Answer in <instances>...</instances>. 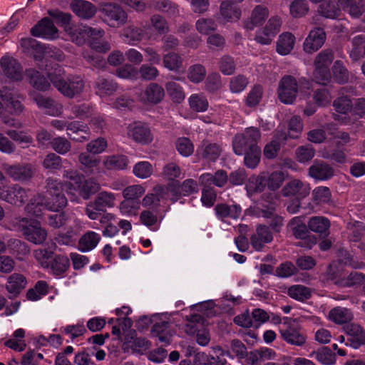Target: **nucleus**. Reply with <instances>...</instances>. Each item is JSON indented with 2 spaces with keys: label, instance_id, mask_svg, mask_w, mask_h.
I'll return each instance as SVG.
<instances>
[{
  "label": "nucleus",
  "instance_id": "f03ea898",
  "mask_svg": "<svg viewBox=\"0 0 365 365\" xmlns=\"http://www.w3.org/2000/svg\"><path fill=\"white\" fill-rule=\"evenodd\" d=\"M312 91V83L301 79L299 83L291 76H284L279 83L278 96L280 101L285 104H292L299 96L306 98Z\"/></svg>",
  "mask_w": 365,
  "mask_h": 365
},
{
  "label": "nucleus",
  "instance_id": "052dcab7",
  "mask_svg": "<svg viewBox=\"0 0 365 365\" xmlns=\"http://www.w3.org/2000/svg\"><path fill=\"white\" fill-rule=\"evenodd\" d=\"M145 190L143 184L130 185L123 190V196L131 200H139L145 194Z\"/></svg>",
  "mask_w": 365,
  "mask_h": 365
},
{
  "label": "nucleus",
  "instance_id": "13d9d810",
  "mask_svg": "<svg viewBox=\"0 0 365 365\" xmlns=\"http://www.w3.org/2000/svg\"><path fill=\"white\" fill-rule=\"evenodd\" d=\"M11 252L19 260H23L30 252L29 246L19 240H12L9 244Z\"/></svg>",
  "mask_w": 365,
  "mask_h": 365
},
{
  "label": "nucleus",
  "instance_id": "6e6d98bb",
  "mask_svg": "<svg viewBox=\"0 0 365 365\" xmlns=\"http://www.w3.org/2000/svg\"><path fill=\"white\" fill-rule=\"evenodd\" d=\"M154 172L153 165L148 161H140L135 163L133 168V173L140 179L150 178Z\"/></svg>",
  "mask_w": 365,
  "mask_h": 365
},
{
  "label": "nucleus",
  "instance_id": "20e7f679",
  "mask_svg": "<svg viewBox=\"0 0 365 365\" xmlns=\"http://www.w3.org/2000/svg\"><path fill=\"white\" fill-rule=\"evenodd\" d=\"M48 75L53 86L65 96L72 98L79 94L84 88V82L80 76H70L66 80L64 71L59 66Z\"/></svg>",
  "mask_w": 365,
  "mask_h": 365
},
{
  "label": "nucleus",
  "instance_id": "473e14b6",
  "mask_svg": "<svg viewBox=\"0 0 365 365\" xmlns=\"http://www.w3.org/2000/svg\"><path fill=\"white\" fill-rule=\"evenodd\" d=\"M32 98L41 108H43L46 110V113L53 116H58L62 113L63 107L58 103L54 102L49 98H45L41 95L31 94Z\"/></svg>",
  "mask_w": 365,
  "mask_h": 365
},
{
  "label": "nucleus",
  "instance_id": "6ab92c4d",
  "mask_svg": "<svg viewBox=\"0 0 365 365\" xmlns=\"http://www.w3.org/2000/svg\"><path fill=\"white\" fill-rule=\"evenodd\" d=\"M168 186L171 195L170 200L173 202L181 196H187L198 192L197 183L192 179H187L182 184L177 181H173Z\"/></svg>",
  "mask_w": 365,
  "mask_h": 365
},
{
  "label": "nucleus",
  "instance_id": "393cba45",
  "mask_svg": "<svg viewBox=\"0 0 365 365\" xmlns=\"http://www.w3.org/2000/svg\"><path fill=\"white\" fill-rule=\"evenodd\" d=\"M71 11L79 18L88 19L96 13V6L86 0H73L70 4Z\"/></svg>",
  "mask_w": 365,
  "mask_h": 365
},
{
  "label": "nucleus",
  "instance_id": "2eb2a0df",
  "mask_svg": "<svg viewBox=\"0 0 365 365\" xmlns=\"http://www.w3.org/2000/svg\"><path fill=\"white\" fill-rule=\"evenodd\" d=\"M28 197L25 189L18 185L12 186L2 185L0 187V200L11 205L21 206Z\"/></svg>",
  "mask_w": 365,
  "mask_h": 365
},
{
  "label": "nucleus",
  "instance_id": "69168bd1",
  "mask_svg": "<svg viewBox=\"0 0 365 365\" xmlns=\"http://www.w3.org/2000/svg\"><path fill=\"white\" fill-rule=\"evenodd\" d=\"M309 11L306 0H294L289 6V12L294 18H301Z\"/></svg>",
  "mask_w": 365,
  "mask_h": 365
},
{
  "label": "nucleus",
  "instance_id": "680f3d73",
  "mask_svg": "<svg viewBox=\"0 0 365 365\" xmlns=\"http://www.w3.org/2000/svg\"><path fill=\"white\" fill-rule=\"evenodd\" d=\"M140 220L142 224L153 231L157 230L160 225L156 214L148 210H144L140 213Z\"/></svg>",
  "mask_w": 365,
  "mask_h": 365
},
{
  "label": "nucleus",
  "instance_id": "774afa93",
  "mask_svg": "<svg viewBox=\"0 0 365 365\" xmlns=\"http://www.w3.org/2000/svg\"><path fill=\"white\" fill-rule=\"evenodd\" d=\"M264 174L267 175L265 183L272 190H277L284 180V173L282 171H274L270 174L264 173Z\"/></svg>",
  "mask_w": 365,
  "mask_h": 365
},
{
  "label": "nucleus",
  "instance_id": "f704fd0d",
  "mask_svg": "<svg viewBox=\"0 0 365 365\" xmlns=\"http://www.w3.org/2000/svg\"><path fill=\"white\" fill-rule=\"evenodd\" d=\"M310 187L299 180H293L284 188V195H296L297 198H304L309 194Z\"/></svg>",
  "mask_w": 365,
  "mask_h": 365
},
{
  "label": "nucleus",
  "instance_id": "aec40b11",
  "mask_svg": "<svg viewBox=\"0 0 365 365\" xmlns=\"http://www.w3.org/2000/svg\"><path fill=\"white\" fill-rule=\"evenodd\" d=\"M127 135L134 141L143 145L150 143L153 139L149 127L140 122L130 124L127 128Z\"/></svg>",
  "mask_w": 365,
  "mask_h": 365
},
{
  "label": "nucleus",
  "instance_id": "412c9836",
  "mask_svg": "<svg viewBox=\"0 0 365 365\" xmlns=\"http://www.w3.org/2000/svg\"><path fill=\"white\" fill-rule=\"evenodd\" d=\"M325 32L322 29L314 28L311 30L303 43V50L307 53H313L324 43Z\"/></svg>",
  "mask_w": 365,
  "mask_h": 365
},
{
  "label": "nucleus",
  "instance_id": "37998d69",
  "mask_svg": "<svg viewBox=\"0 0 365 365\" xmlns=\"http://www.w3.org/2000/svg\"><path fill=\"white\" fill-rule=\"evenodd\" d=\"M0 97L3 101L7 103V107L14 114H19L23 110L21 101L16 99V95L9 88H4L0 90Z\"/></svg>",
  "mask_w": 365,
  "mask_h": 365
},
{
  "label": "nucleus",
  "instance_id": "a19ab883",
  "mask_svg": "<svg viewBox=\"0 0 365 365\" xmlns=\"http://www.w3.org/2000/svg\"><path fill=\"white\" fill-rule=\"evenodd\" d=\"M200 324L193 321L187 322L185 327V331L189 335L197 334V341L201 346H206L210 340V333L207 330L199 329Z\"/></svg>",
  "mask_w": 365,
  "mask_h": 365
},
{
  "label": "nucleus",
  "instance_id": "a18cd8bd",
  "mask_svg": "<svg viewBox=\"0 0 365 365\" xmlns=\"http://www.w3.org/2000/svg\"><path fill=\"white\" fill-rule=\"evenodd\" d=\"M24 336L25 330L21 328L17 329L13 333L11 337L4 342V345L15 351H23L26 346Z\"/></svg>",
  "mask_w": 365,
  "mask_h": 365
},
{
  "label": "nucleus",
  "instance_id": "4468645a",
  "mask_svg": "<svg viewBox=\"0 0 365 365\" xmlns=\"http://www.w3.org/2000/svg\"><path fill=\"white\" fill-rule=\"evenodd\" d=\"M86 31L81 36L83 37L82 44L86 42L87 38H89L90 47L98 53H105L110 50V46L108 41L102 38L104 35V31L98 28H90L85 26ZM81 36V34L78 36Z\"/></svg>",
  "mask_w": 365,
  "mask_h": 365
},
{
  "label": "nucleus",
  "instance_id": "bb28decb",
  "mask_svg": "<svg viewBox=\"0 0 365 365\" xmlns=\"http://www.w3.org/2000/svg\"><path fill=\"white\" fill-rule=\"evenodd\" d=\"M269 16V10L264 5H257L252 11L250 16L245 22V28L252 31L256 26L262 25Z\"/></svg>",
  "mask_w": 365,
  "mask_h": 365
},
{
  "label": "nucleus",
  "instance_id": "9d476101",
  "mask_svg": "<svg viewBox=\"0 0 365 365\" xmlns=\"http://www.w3.org/2000/svg\"><path fill=\"white\" fill-rule=\"evenodd\" d=\"M333 59V53L329 50H323L316 56L313 78L317 83L326 84L329 82L331 78L329 66Z\"/></svg>",
  "mask_w": 365,
  "mask_h": 365
},
{
  "label": "nucleus",
  "instance_id": "6e6552de",
  "mask_svg": "<svg viewBox=\"0 0 365 365\" xmlns=\"http://www.w3.org/2000/svg\"><path fill=\"white\" fill-rule=\"evenodd\" d=\"M47 13L63 28L65 34L68 36L72 42L77 45L82 43L83 37L78 36L86 31L85 29L86 25L71 24V15L68 13L61 11L58 9H50Z\"/></svg>",
  "mask_w": 365,
  "mask_h": 365
},
{
  "label": "nucleus",
  "instance_id": "7ed1b4c3",
  "mask_svg": "<svg viewBox=\"0 0 365 365\" xmlns=\"http://www.w3.org/2000/svg\"><path fill=\"white\" fill-rule=\"evenodd\" d=\"M48 225L53 228H58L63 225L68 227L66 234L58 235L56 238L59 244L65 245H71L83 227V222L76 218L73 214L66 215L65 213H60L51 215L48 218Z\"/></svg>",
  "mask_w": 365,
  "mask_h": 365
},
{
  "label": "nucleus",
  "instance_id": "cd10ccee",
  "mask_svg": "<svg viewBox=\"0 0 365 365\" xmlns=\"http://www.w3.org/2000/svg\"><path fill=\"white\" fill-rule=\"evenodd\" d=\"M296 43L295 36L289 31L282 33L276 42V51L281 56L289 55Z\"/></svg>",
  "mask_w": 365,
  "mask_h": 365
},
{
  "label": "nucleus",
  "instance_id": "f3484780",
  "mask_svg": "<svg viewBox=\"0 0 365 365\" xmlns=\"http://www.w3.org/2000/svg\"><path fill=\"white\" fill-rule=\"evenodd\" d=\"M169 197L170 191L168 186L164 187L157 185L153 188L151 192H148L144 196L140 202V205L145 207L157 208L161 204L165 203Z\"/></svg>",
  "mask_w": 365,
  "mask_h": 365
},
{
  "label": "nucleus",
  "instance_id": "5701e85b",
  "mask_svg": "<svg viewBox=\"0 0 365 365\" xmlns=\"http://www.w3.org/2000/svg\"><path fill=\"white\" fill-rule=\"evenodd\" d=\"M2 72L9 78L19 81L22 78V70L19 62L11 56L6 54L1 59Z\"/></svg>",
  "mask_w": 365,
  "mask_h": 365
},
{
  "label": "nucleus",
  "instance_id": "338daca9",
  "mask_svg": "<svg viewBox=\"0 0 365 365\" xmlns=\"http://www.w3.org/2000/svg\"><path fill=\"white\" fill-rule=\"evenodd\" d=\"M166 89L171 99L175 103H180L185 99V95L182 88L175 82H169Z\"/></svg>",
  "mask_w": 365,
  "mask_h": 365
},
{
  "label": "nucleus",
  "instance_id": "4be33fe9",
  "mask_svg": "<svg viewBox=\"0 0 365 365\" xmlns=\"http://www.w3.org/2000/svg\"><path fill=\"white\" fill-rule=\"evenodd\" d=\"M289 226L296 237L302 239V240L298 243L299 246L310 249L317 243V239L313 235L308 236L304 239L307 233V227L302 222L299 217L293 218L290 221Z\"/></svg>",
  "mask_w": 365,
  "mask_h": 365
},
{
  "label": "nucleus",
  "instance_id": "72a5a7b5",
  "mask_svg": "<svg viewBox=\"0 0 365 365\" xmlns=\"http://www.w3.org/2000/svg\"><path fill=\"white\" fill-rule=\"evenodd\" d=\"M56 245L52 247H39L33 251V257L38 265L43 269H48L50 262L53 256Z\"/></svg>",
  "mask_w": 365,
  "mask_h": 365
},
{
  "label": "nucleus",
  "instance_id": "9b49d317",
  "mask_svg": "<svg viewBox=\"0 0 365 365\" xmlns=\"http://www.w3.org/2000/svg\"><path fill=\"white\" fill-rule=\"evenodd\" d=\"M329 274L334 282L341 287H350L360 285L365 280V275L362 273L354 272L346 274L337 268L334 264L330 265Z\"/></svg>",
  "mask_w": 365,
  "mask_h": 365
},
{
  "label": "nucleus",
  "instance_id": "0e129e2a",
  "mask_svg": "<svg viewBox=\"0 0 365 365\" xmlns=\"http://www.w3.org/2000/svg\"><path fill=\"white\" fill-rule=\"evenodd\" d=\"M149 29H150L148 28L143 31L138 28L128 26L123 31V35L128 41L133 43L135 41L141 40L144 35H148L150 33Z\"/></svg>",
  "mask_w": 365,
  "mask_h": 365
},
{
  "label": "nucleus",
  "instance_id": "ddd939ff",
  "mask_svg": "<svg viewBox=\"0 0 365 365\" xmlns=\"http://www.w3.org/2000/svg\"><path fill=\"white\" fill-rule=\"evenodd\" d=\"M105 22L110 27L118 28L124 25L128 20V14L119 5L113 3L106 4L102 9Z\"/></svg>",
  "mask_w": 365,
  "mask_h": 365
},
{
  "label": "nucleus",
  "instance_id": "864d4df0",
  "mask_svg": "<svg viewBox=\"0 0 365 365\" xmlns=\"http://www.w3.org/2000/svg\"><path fill=\"white\" fill-rule=\"evenodd\" d=\"M346 332L354 337V348H358L361 344H365V331L359 324H349L346 328Z\"/></svg>",
  "mask_w": 365,
  "mask_h": 365
},
{
  "label": "nucleus",
  "instance_id": "3c124183",
  "mask_svg": "<svg viewBox=\"0 0 365 365\" xmlns=\"http://www.w3.org/2000/svg\"><path fill=\"white\" fill-rule=\"evenodd\" d=\"M267 175L264 173H261L259 176H252L249 178L246 185V189L249 195L261 192L266 186Z\"/></svg>",
  "mask_w": 365,
  "mask_h": 365
},
{
  "label": "nucleus",
  "instance_id": "b1692460",
  "mask_svg": "<svg viewBox=\"0 0 365 365\" xmlns=\"http://www.w3.org/2000/svg\"><path fill=\"white\" fill-rule=\"evenodd\" d=\"M165 95L163 88L156 83H150L139 96V100L146 104H156Z\"/></svg>",
  "mask_w": 365,
  "mask_h": 365
},
{
  "label": "nucleus",
  "instance_id": "2f4dec72",
  "mask_svg": "<svg viewBox=\"0 0 365 365\" xmlns=\"http://www.w3.org/2000/svg\"><path fill=\"white\" fill-rule=\"evenodd\" d=\"M199 180L205 187H210L212 185L217 187H222L227 182V175L224 170H220L215 173H205L202 174L200 176Z\"/></svg>",
  "mask_w": 365,
  "mask_h": 365
},
{
  "label": "nucleus",
  "instance_id": "f8f14e48",
  "mask_svg": "<svg viewBox=\"0 0 365 365\" xmlns=\"http://www.w3.org/2000/svg\"><path fill=\"white\" fill-rule=\"evenodd\" d=\"M260 138L259 130L255 128H247L244 133L236 135L233 140V150L238 155H242L251 150L252 145H257Z\"/></svg>",
  "mask_w": 365,
  "mask_h": 365
},
{
  "label": "nucleus",
  "instance_id": "a878e982",
  "mask_svg": "<svg viewBox=\"0 0 365 365\" xmlns=\"http://www.w3.org/2000/svg\"><path fill=\"white\" fill-rule=\"evenodd\" d=\"M215 212L217 217L223 221L227 222L228 220H237L242 214V208L237 204L228 205L227 204H218L215 207Z\"/></svg>",
  "mask_w": 365,
  "mask_h": 365
},
{
  "label": "nucleus",
  "instance_id": "c03bdc74",
  "mask_svg": "<svg viewBox=\"0 0 365 365\" xmlns=\"http://www.w3.org/2000/svg\"><path fill=\"white\" fill-rule=\"evenodd\" d=\"M116 195L110 192H99L94 200L95 209L103 210L106 207L111 208L116 205Z\"/></svg>",
  "mask_w": 365,
  "mask_h": 365
},
{
  "label": "nucleus",
  "instance_id": "1a4fd4ad",
  "mask_svg": "<svg viewBox=\"0 0 365 365\" xmlns=\"http://www.w3.org/2000/svg\"><path fill=\"white\" fill-rule=\"evenodd\" d=\"M14 226L21 230L25 238L35 245L43 244L47 238V231L36 220L26 217L16 218Z\"/></svg>",
  "mask_w": 365,
  "mask_h": 365
},
{
  "label": "nucleus",
  "instance_id": "ea45409f",
  "mask_svg": "<svg viewBox=\"0 0 365 365\" xmlns=\"http://www.w3.org/2000/svg\"><path fill=\"white\" fill-rule=\"evenodd\" d=\"M287 139V135L284 132L277 130L274 139L271 143L266 145L264 149V155L269 159L276 157L280 146Z\"/></svg>",
  "mask_w": 365,
  "mask_h": 365
},
{
  "label": "nucleus",
  "instance_id": "49530a36",
  "mask_svg": "<svg viewBox=\"0 0 365 365\" xmlns=\"http://www.w3.org/2000/svg\"><path fill=\"white\" fill-rule=\"evenodd\" d=\"M328 318L330 321L341 324L351 321L353 314L347 308L337 307L329 311Z\"/></svg>",
  "mask_w": 365,
  "mask_h": 365
},
{
  "label": "nucleus",
  "instance_id": "de8ad7c7",
  "mask_svg": "<svg viewBox=\"0 0 365 365\" xmlns=\"http://www.w3.org/2000/svg\"><path fill=\"white\" fill-rule=\"evenodd\" d=\"M308 227L312 232L327 235L329 234L330 222L325 217L315 216L309 219Z\"/></svg>",
  "mask_w": 365,
  "mask_h": 365
},
{
  "label": "nucleus",
  "instance_id": "58836bf2",
  "mask_svg": "<svg viewBox=\"0 0 365 365\" xmlns=\"http://www.w3.org/2000/svg\"><path fill=\"white\" fill-rule=\"evenodd\" d=\"M272 240V235L269 229L265 226H259L256 233L251 238L252 245L257 251L261 250L264 244L269 243Z\"/></svg>",
  "mask_w": 365,
  "mask_h": 365
},
{
  "label": "nucleus",
  "instance_id": "39448f33",
  "mask_svg": "<svg viewBox=\"0 0 365 365\" xmlns=\"http://www.w3.org/2000/svg\"><path fill=\"white\" fill-rule=\"evenodd\" d=\"M63 177L71 180L65 185V190L68 195H74L75 192H77L83 199L87 200L99 189V185L93 179L86 180L76 171H65Z\"/></svg>",
  "mask_w": 365,
  "mask_h": 365
},
{
  "label": "nucleus",
  "instance_id": "8fccbe9b",
  "mask_svg": "<svg viewBox=\"0 0 365 365\" xmlns=\"http://www.w3.org/2000/svg\"><path fill=\"white\" fill-rule=\"evenodd\" d=\"M140 200H131L124 198L118 205L120 213L126 217H133L138 215L140 209Z\"/></svg>",
  "mask_w": 365,
  "mask_h": 365
},
{
  "label": "nucleus",
  "instance_id": "a211bd4d",
  "mask_svg": "<svg viewBox=\"0 0 365 365\" xmlns=\"http://www.w3.org/2000/svg\"><path fill=\"white\" fill-rule=\"evenodd\" d=\"M31 34L38 38L46 40H55L59 38V31L53 22L48 18L41 19L32 29Z\"/></svg>",
  "mask_w": 365,
  "mask_h": 365
},
{
  "label": "nucleus",
  "instance_id": "7c9ffc66",
  "mask_svg": "<svg viewBox=\"0 0 365 365\" xmlns=\"http://www.w3.org/2000/svg\"><path fill=\"white\" fill-rule=\"evenodd\" d=\"M26 284L27 280L24 275L14 273L8 277L6 289L11 294V298L15 297L26 287Z\"/></svg>",
  "mask_w": 365,
  "mask_h": 365
},
{
  "label": "nucleus",
  "instance_id": "0eeeda50",
  "mask_svg": "<svg viewBox=\"0 0 365 365\" xmlns=\"http://www.w3.org/2000/svg\"><path fill=\"white\" fill-rule=\"evenodd\" d=\"M334 107L337 113L334 114V119L342 123H346L351 115L361 116L365 113V99L359 98L353 103L347 97H341L334 102Z\"/></svg>",
  "mask_w": 365,
  "mask_h": 365
},
{
  "label": "nucleus",
  "instance_id": "bf43d9fd",
  "mask_svg": "<svg viewBox=\"0 0 365 365\" xmlns=\"http://www.w3.org/2000/svg\"><path fill=\"white\" fill-rule=\"evenodd\" d=\"M259 215L269 220V223L276 230H278V227L282 224V218L274 213V208L272 205L268 207L263 206Z\"/></svg>",
  "mask_w": 365,
  "mask_h": 365
},
{
  "label": "nucleus",
  "instance_id": "dca6fc26",
  "mask_svg": "<svg viewBox=\"0 0 365 365\" xmlns=\"http://www.w3.org/2000/svg\"><path fill=\"white\" fill-rule=\"evenodd\" d=\"M279 331L282 339L289 344L301 346L306 343L307 336L292 322H284Z\"/></svg>",
  "mask_w": 365,
  "mask_h": 365
},
{
  "label": "nucleus",
  "instance_id": "c85d7f7f",
  "mask_svg": "<svg viewBox=\"0 0 365 365\" xmlns=\"http://www.w3.org/2000/svg\"><path fill=\"white\" fill-rule=\"evenodd\" d=\"M309 175L317 180H327L334 175V169L322 161H315L309 169Z\"/></svg>",
  "mask_w": 365,
  "mask_h": 365
},
{
  "label": "nucleus",
  "instance_id": "c9c22d12",
  "mask_svg": "<svg viewBox=\"0 0 365 365\" xmlns=\"http://www.w3.org/2000/svg\"><path fill=\"white\" fill-rule=\"evenodd\" d=\"M5 172L11 178L16 180H26L32 176L33 171L30 165H9L3 166Z\"/></svg>",
  "mask_w": 365,
  "mask_h": 365
},
{
  "label": "nucleus",
  "instance_id": "5fc2aeb1",
  "mask_svg": "<svg viewBox=\"0 0 365 365\" xmlns=\"http://www.w3.org/2000/svg\"><path fill=\"white\" fill-rule=\"evenodd\" d=\"M312 199L317 205L328 204L331 200V193L329 187L319 186L312 191Z\"/></svg>",
  "mask_w": 365,
  "mask_h": 365
},
{
  "label": "nucleus",
  "instance_id": "e433bc0d",
  "mask_svg": "<svg viewBox=\"0 0 365 365\" xmlns=\"http://www.w3.org/2000/svg\"><path fill=\"white\" fill-rule=\"evenodd\" d=\"M100 240L99 234L93 231H88L79 239L78 249L83 252L91 251L96 247Z\"/></svg>",
  "mask_w": 365,
  "mask_h": 365
},
{
  "label": "nucleus",
  "instance_id": "f257e3e1",
  "mask_svg": "<svg viewBox=\"0 0 365 365\" xmlns=\"http://www.w3.org/2000/svg\"><path fill=\"white\" fill-rule=\"evenodd\" d=\"M63 185L56 180L49 179L45 195L34 196L26 207L28 215L40 217L44 210L57 212L67 204V199L62 193Z\"/></svg>",
  "mask_w": 365,
  "mask_h": 365
},
{
  "label": "nucleus",
  "instance_id": "c756f323",
  "mask_svg": "<svg viewBox=\"0 0 365 365\" xmlns=\"http://www.w3.org/2000/svg\"><path fill=\"white\" fill-rule=\"evenodd\" d=\"M242 1L235 0V2H231L227 0L221 4L220 15L225 21H236L240 18L241 11L237 4Z\"/></svg>",
  "mask_w": 365,
  "mask_h": 365
},
{
  "label": "nucleus",
  "instance_id": "79ce46f5",
  "mask_svg": "<svg viewBox=\"0 0 365 365\" xmlns=\"http://www.w3.org/2000/svg\"><path fill=\"white\" fill-rule=\"evenodd\" d=\"M128 157L123 155H112L106 156L103 165L107 170H122L127 168Z\"/></svg>",
  "mask_w": 365,
  "mask_h": 365
},
{
  "label": "nucleus",
  "instance_id": "4d7b16f0",
  "mask_svg": "<svg viewBox=\"0 0 365 365\" xmlns=\"http://www.w3.org/2000/svg\"><path fill=\"white\" fill-rule=\"evenodd\" d=\"M190 108L195 112H205L207 110L209 103L207 98L201 94H192L188 99Z\"/></svg>",
  "mask_w": 365,
  "mask_h": 365
},
{
  "label": "nucleus",
  "instance_id": "4c0bfd02",
  "mask_svg": "<svg viewBox=\"0 0 365 365\" xmlns=\"http://www.w3.org/2000/svg\"><path fill=\"white\" fill-rule=\"evenodd\" d=\"M70 266L69 259L63 255H57L50 262V272L56 277H62Z\"/></svg>",
  "mask_w": 365,
  "mask_h": 365
},
{
  "label": "nucleus",
  "instance_id": "603ef678",
  "mask_svg": "<svg viewBox=\"0 0 365 365\" xmlns=\"http://www.w3.org/2000/svg\"><path fill=\"white\" fill-rule=\"evenodd\" d=\"M116 88L115 83L103 78H98L96 82V93L101 98L112 95Z\"/></svg>",
  "mask_w": 365,
  "mask_h": 365
},
{
  "label": "nucleus",
  "instance_id": "09e8293b",
  "mask_svg": "<svg viewBox=\"0 0 365 365\" xmlns=\"http://www.w3.org/2000/svg\"><path fill=\"white\" fill-rule=\"evenodd\" d=\"M26 75L29 78L30 83L36 89L46 91L50 87V82L38 71L29 69L26 71Z\"/></svg>",
  "mask_w": 365,
  "mask_h": 365
},
{
  "label": "nucleus",
  "instance_id": "423d86ee",
  "mask_svg": "<svg viewBox=\"0 0 365 365\" xmlns=\"http://www.w3.org/2000/svg\"><path fill=\"white\" fill-rule=\"evenodd\" d=\"M341 10L348 11L354 18H358L362 14L361 7L355 4L354 0H338V4L334 0H326L319 8V12L329 19L338 18Z\"/></svg>",
  "mask_w": 365,
  "mask_h": 365
},
{
  "label": "nucleus",
  "instance_id": "e2e57ef3",
  "mask_svg": "<svg viewBox=\"0 0 365 365\" xmlns=\"http://www.w3.org/2000/svg\"><path fill=\"white\" fill-rule=\"evenodd\" d=\"M288 294L296 300L304 301L310 297L311 292L308 287L297 284L289 288Z\"/></svg>",
  "mask_w": 365,
  "mask_h": 365
}]
</instances>
